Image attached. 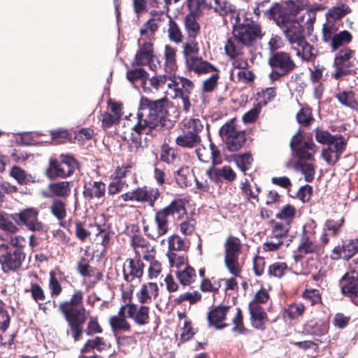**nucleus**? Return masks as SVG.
I'll return each mask as SVG.
<instances>
[{
  "label": "nucleus",
  "mask_w": 358,
  "mask_h": 358,
  "mask_svg": "<svg viewBox=\"0 0 358 358\" xmlns=\"http://www.w3.org/2000/svg\"><path fill=\"white\" fill-rule=\"evenodd\" d=\"M166 99L162 98L155 101L142 99L137 113V122L131 129L138 136L146 134L154 136L157 128L164 124L167 115Z\"/></svg>",
  "instance_id": "nucleus-1"
},
{
  "label": "nucleus",
  "mask_w": 358,
  "mask_h": 358,
  "mask_svg": "<svg viewBox=\"0 0 358 358\" xmlns=\"http://www.w3.org/2000/svg\"><path fill=\"white\" fill-rule=\"evenodd\" d=\"M281 29L289 44L293 46L305 38L304 29L299 22L296 20L297 9L292 1L285 5L276 3L266 11Z\"/></svg>",
  "instance_id": "nucleus-2"
},
{
  "label": "nucleus",
  "mask_w": 358,
  "mask_h": 358,
  "mask_svg": "<svg viewBox=\"0 0 358 358\" xmlns=\"http://www.w3.org/2000/svg\"><path fill=\"white\" fill-rule=\"evenodd\" d=\"M185 214L186 209L182 200H173L169 206L156 211L155 228L150 229L148 226H145L143 230L148 237L153 240H157L169 231L171 217L180 220Z\"/></svg>",
  "instance_id": "nucleus-3"
},
{
  "label": "nucleus",
  "mask_w": 358,
  "mask_h": 358,
  "mask_svg": "<svg viewBox=\"0 0 358 358\" xmlns=\"http://www.w3.org/2000/svg\"><path fill=\"white\" fill-rule=\"evenodd\" d=\"M315 139L321 144L327 145V148L322 152V157L329 165L335 164L345 148L344 137L341 135L334 136L327 131L317 129Z\"/></svg>",
  "instance_id": "nucleus-4"
},
{
  "label": "nucleus",
  "mask_w": 358,
  "mask_h": 358,
  "mask_svg": "<svg viewBox=\"0 0 358 358\" xmlns=\"http://www.w3.org/2000/svg\"><path fill=\"white\" fill-rule=\"evenodd\" d=\"M232 23L233 35L247 47L256 39L262 37L259 26L248 17V14L244 11L238 12Z\"/></svg>",
  "instance_id": "nucleus-5"
},
{
  "label": "nucleus",
  "mask_w": 358,
  "mask_h": 358,
  "mask_svg": "<svg viewBox=\"0 0 358 358\" xmlns=\"http://www.w3.org/2000/svg\"><path fill=\"white\" fill-rule=\"evenodd\" d=\"M268 64L272 69L268 75L272 82L289 74L296 67L290 54L284 51L273 52L268 59Z\"/></svg>",
  "instance_id": "nucleus-6"
},
{
  "label": "nucleus",
  "mask_w": 358,
  "mask_h": 358,
  "mask_svg": "<svg viewBox=\"0 0 358 358\" xmlns=\"http://www.w3.org/2000/svg\"><path fill=\"white\" fill-rule=\"evenodd\" d=\"M83 299V292L80 290H76L70 300L59 304V310L64 315L67 322L86 320Z\"/></svg>",
  "instance_id": "nucleus-7"
},
{
  "label": "nucleus",
  "mask_w": 358,
  "mask_h": 358,
  "mask_svg": "<svg viewBox=\"0 0 358 358\" xmlns=\"http://www.w3.org/2000/svg\"><path fill=\"white\" fill-rule=\"evenodd\" d=\"M319 251L320 246L316 241L315 231L310 227L303 225L299 234L296 250L293 255L294 260L298 262L305 255L317 254Z\"/></svg>",
  "instance_id": "nucleus-8"
},
{
  "label": "nucleus",
  "mask_w": 358,
  "mask_h": 358,
  "mask_svg": "<svg viewBox=\"0 0 358 358\" xmlns=\"http://www.w3.org/2000/svg\"><path fill=\"white\" fill-rule=\"evenodd\" d=\"M25 254L21 248H14L6 244L0 245V265L6 271H15L24 261Z\"/></svg>",
  "instance_id": "nucleus-9"
},
{
  "label": "nucleus",
  "mask_w": 358,
  "mask_h": 358,
  "mask_svg": "<svg viewBox=\"0 0 358 358\" xmlns=\"http://www.w3.org/2000/svg\"><path fill=\"white\" fill-rule=\"evenodd\" d=\"M289 145L292 151L300 160H314L317 147L312 139L305 138L302 136L300 129L292 136Z\"/></svg>",
  "instance_id": "nucleus-10"
},
{
  "label": "nucleus",
  "mask_w": 358,
  "mask_h": 358,
  "mask_svg": "<svg viewBox=\"0 0 358 358\" xmlns=\"http://www.w3.org/2000/svg\"><path fill=\"white\" fill-rule=\"evenodd\" d=\"M352 40V34L347 30L336 32L333 25L323 24L322 41L332 52H335L342 46L349 44Z\"/></svg>",
  "instance_id": "nucleus-11"
},
{
  "label": "nucleus",
  "mask_w": 358,
  "mask_h": 358,
  "mask_svg": "<svg viewBox=\"0 0 358 358\" xmlns=\"http://www.w3.org/2000/svg\"><path fill=\"white\" fill-rule=\"evenodd\" d=\"M241 248V243L238 238L233 236L227 238L224 243V264L230 273L236 277L241 273V267L238 260Z\"/></svg>",
  "instance_id": "nucleus-12"
},
{
  "label": "nucleus",
  "mask_w": 358,
  "mask_h": 358,
  "mask_svg": "<svg viewBox=\"0 0 358 358\" xmlns=\"http://www.w3.org/2000/svg\"><path fill=\"white\" fill-rule=\"evenodd\" d=\"M354 54L355 51L348 48L341 49L336 54L334 61L335 71L332 73L334 78L338 80L354 71V65L351 61Z\"/></svg>",
  "instance_id": "nucleus-13"
},
{
  "label": "nucleus",
  "mask_w": 358,
  "mask_h": 358,
  "mask_svg": "<svg viewBox=\"0 0 358 358\" xmlns=\"http://www.w3.org/2000/svg\"><path fill=\"white\" fill-rule=\"evenodd\" d=\"M12 219L19 226H24L31 231H43L45 225L38 220V210L29 208L18 213L11 215Z\"/></svg>",
  "instance_id": "nucleus-14"
},
{
  "label": "nucleus",
  "mask_w": 358,
  "mask_h": 358,
  "mask_svg": "<svg viewBox=\"0 0 358 358\" xmlns=\"http://www.w3.org/2000/svg\"><path fill=\"white\" fill-rule=\"evenodd\" d=\"M76 167V161L72 156L62 155L59 161L54 160L50 162L48 177L65 178L69 176L73 173Z\"/></svg>",
  "instance_id": "nucleus-15"
},
{
  "label": "nucleus",
  "mask_w": 358,
  "mask_h": 358,
  "mask_svg": "<svg viewBox=\"0 0 358 358\" xmlns=\"http://www.w3.org/2000/svg\"><path fill=\"white\" fill-rule=\"evenodd\" d=\"M342 294L349 298L356 306H358V271L350 270L340 280Z\"/></svg>",
  "instance_id": "nucleus-16"
},
{
  "label": "nucleus",
  "mask_w": 358,
  "mask_h": 358,
  "mask_svg": "<svg viewBox=\"0 0 358 358\" xmlns=\"http://www.w3.org/2000/svg\"><path fill=\"white\" fill-rule=\"evenodd\" d=\"M138 44L139 49L135 55L133 64L137 66L148 65L150 69L155 70L157 68V65L152 64L155 62L152 43L150 41H145L141 44V39H138Z\"/></svg>",
  "instance_id": "nucleus-17"
},
{
  "label": "nucleus",
  "mask_w": 358,
  "mask_h": 358,
  "mask_svg": "<svg viewBox=\"0 0 358 358\" xmlns=\"http://www.w3.org/2000/svg\"><path fill=\"white\" fill-rule=\"evenodd\" d=\"M167 87L173 92L171 96H178L191 94L194 88V84L187 78L174 74L169 76Z\"/></svg>",
  "instance_id": "nucleus-18"
},
{
  "label": "nucleus",
  "mask_w": 358,
  "mask_h": 358,
  "mask_svg": "<svg viewBox=\"0 0 358 358\" xmlns=\"http://www.w3.org/2000/svg\"><path fill=\"white\" fill-rule=\"evenodd\" d=\"M72 185L73 182L69 181L51 182L48 185L46 189L41 191V194L45 199L54 197L65 199L70 195Z\"/></svg>",
  "instance_id": "nucleus-19"
},
{
  "label": "nucleus",
  "mask_w": 358,
  "mask_h": 358,
  "mask_svg": "<svg viewBox=\"0 0 358 358\" xmlns=\"http://www.w3.org/2000/svg\"><path fill=\"white\" fill-rule=\"evenodd\" d=\"M127 317L132 319L138 325H145L149 322L150 308L146 306H138L135 303L124 305Z\"/></svg>",
  "instance_id": "nucleus-20"
},
{
  "label": "nucleus",
  "mask_w": 358,
  "mask_h": 358,
  "mask_svg": "<svg viewBox=\"0 0 358 358\" xmlns=\"http://www.w3.org/2000/svg\"><path fill=\"white\" fill-rule=\"evenodd\" d=\"M209 178L215 183L220 182L222 180L227 182H232L236 178V173L229 166L222 168H216L211 166L206 171Z\"/></svg>",
  "instance_id": "nucleus-21"
},
{
  "label": "nucleus",
  "mask_w": 358,
  "mask_h": 358,
  "mask_svg": "<svg viewBox=\"0 0 358 358\" xmlns=\"http://www.w3.org/2000/svg\"><path fill=\"white\" fill-rule=\"evenodd\" d=\"M134 194L136 202L147 203L150 207L155 206L159 196V191L157 189L146 186L136 188L134 190Z\"/></svg>",
  "instance_id": "nucleus-22"
},
{
  "label": "nucleus",
  "mask_w": 358,
  "mask_h": 358,
  "mask_svg": "<svg viewBox=\"0 0 358 358\" xmlns=\"http://www.w3.org/2000/svg\"><path fill=\"white\" fill-rule=\"evenodd\" d=\"M127 310L122 305L117 313L109 319V324L113 332L116 334L120 332H128L131 330V325L127 320Z\"/></svg>",
  "instance_id": "nucleus-23"
},
{
  "label": "nucleus",
  "mask_w": 358,
  "mask_h": 358,
  "mask_svg": "<svg viewBox=\"0 0 358 358\" xmlns=\"http://www.w3.org/2000/svg\"><path fill=\"white\" fill-rule=\"evenodd\" d=\"M127 267H124L123 273L124 280L127 282H132L136 278H140L143 274L144 264L141 259H129L126 261Z\"/></svg>",
  "instance_id": "nucleus-24"
},
{
  "label": "nucleus",
  "mask_w": 358,
  "mask_h": 358,
  "mask_svg": "<svg viewBox=\"0 0 358 358\" xmlns=\"http://www.w3.org/2000/svg\"><path fill=\"white\" fill-rule=\"evenodd\" d=\"M187 69L197 74L208 73L216 71V68L201 57H189L185 60Z\"/></svg>",
  "instance_id": "nucleus-25"
},
{
  "label": "nucleus",
  "mask_w": 358,
  "mask_h": 358,
  "mask_svg": "<svg viewBox=\"0 0 358 358\" xmlns=\"http://www.w3.org/2000/svg\"><path fill=\"white\" fill-rule=\"evenodd\" d=\"M169 82V76H157L142 81V88L146 94H155L164 90V87Z\"/></svg>",
  "instance_id": "nucleus-26"
},
{
  "label": "nucleus",
  "mask_w": 358,
  "mask_h": 358,
  "mask_svg": "<svg viewBox=\"0 0 358 358\" xmlns=\"http://www.w3.org/2000/svg\"><path fill=\"white\" fill-rule=\"evenodd\" d=\"M106 194V185L101 181H94L85 184L83 187V194L87 200L103 199Z\"/></svg>",
  "instance_id": "nucleus-27"
},
{
  "label": "nucleus",
  "mask_w": 358,
  "mask_h": 358,
  "mask_svg": "<svg viewBox=\"0 0 358 358\" xmlns=\"http://www.w3.org/2000/svg\"><path fill=\"white\" fill-rule=\"evenodd\" d=\"M296 52V55L303 61H313L317 55V50L308 43L305 38L296 45L292 48Z\"/></svg>",
  "instance_id": "nucleus-28"
},
{
  "label": "nucleus",
  "mask_w": 358,
  "mask_h": 358,
  "mask_svg": "<svg viewBox=\"0 0 358 358\" xmlns=\"http://www.w3.org/2000/svg\"><path fill=\"white\" fill-rule=\"evenodd\" d=\"M66 280L65 274L59 269L50 272L48 288L52 297L58 296L62 292V283Z\"/></svg>",
  "instance_id": "nucleus-29"
},
{
  "label": "nucleus",
  "mask_w": 358,
  "mask_h": 358,
  "mask_svg": "<svg viewBox=\"0 0 358 358\" xmlns=\"http://www.w3.org/2000/svg\"><path fill=\"white\" fill-rule=\"evenodd\" d=\"M249 311L252 326L258 329H264L265 321L266 320V313L264 309L257 303L250 302L249 304Z\"/></svg>",
  "instance_id": "nucleus-30"
},
{
  "label": "nucleus",
  "mask_w": 358,
  "mask_h": 358,
  "mask_svg": "<svg viewBox=\"0 0 358 358\" xmlns=\"http://www.w3.org/2000/svg\"><path fill=\"white\" fill-rule=\"evenodd\" d=\"M229 308V306H219L210 311L208 315L209 324L217 329H222L227 327V324L225 323L221 324L219 323L225 320Z\"/></svg>",
  "instance_id": "nucleus-31"
},
{
  "label": "nucleus",
  "mask_w": 358,
  "mask_h": 358,
  "mask_svg": "<svg viewBox=\"0 0 358 358\" xmlns=\"http://www.w3.org/2000/svg\"><path fill=\"white\" fill-rule=\"evenodd\" d=\"M210 9H213L221 16L231 15V20H235L236 15L238 14L234 6L226 0H211Z\"/></svg>",
  "instance_id": "nucleus-32"
},
{
  "label": "nucleus",
  "mask_w": 358,
  "mask_h": 358,
  "mask_svg": "<svg viewBox=\"0 0 358 358\" xmlns=\"http://www.w3.org/2000/svg\"><path fill=\"white\" fill-rule=\"evenodd\" d=\"M201 142L200 135L192 134L189 131H183L179 135L176 139V144L185 148H194L199 145Z\"/></svg>",
  "instance_id": "nucleus-33"
},
{
  "label": "nucleus",
  "mask_w": 358,
  "mask_h": 358,
  "mask_svg": "<svg viewBox=\"0 0 358 358\" xmlns=\"http://www.w3.org/2000/svg\"><path fill=\"white\" fill-rule=\"evenodd\" d=\"M247 47L243 42L233 35L229 38L225 45L224 50L227 56L235 59L243 54V49Z\"/></svg>",
  "instance_id": "nucleus-34"
},
{
  "label": "nucleus",
  "mask_w": 358,
  "mask_h": 358,
  "mask_svg": "<svg viewBox=\"0 0 358 358\" xmlns=\"http://www.w3.org/2000/svg\"><path fill=\"white\" fill-rule=\"evenodd\" d=\"M304 329L310 335L323 337L328 331L329 325L322 320H312L306 324Z\"/></svg>",
  "instance_id": "nucleus-35"
},
{
  "label": "nucleus",
  "mask_w": 358,
  "mask_h": 358,
  "mask_svg": "<svg viewBox=\"0 0 358 358\" xmlns=\"http://www.w3.org/2000/svg\"><path fill=\"white\" fill-rule=\"evenodd\" d=\"M157 294V285L154 282H149L141 287L140 291L137 293V297L141 303H147L150 302L152 298H156Z\"/></svg>",
  "instance_id": "nucleus-36"
},
{
  "label": "nucleus",
  "mask_w": 358,
  "mask_h": 358,
  "mask_svg": "<svg viewBox=\"0 0 358 358\" xmlns=\"http://www.w3.org/2000/svg\"><path fill=\"white\" fill-rule=\"evenodd\" d=\"M175 273L178 280L183 285L191 284L196 277L194 269L189 266H185L182 269L176 270Z\"/></svg>",
  "instance_id": "nucleus-37"
},
{
  "label": "nucleus",
  "mask_w": 358,
  "mask_h": 358,
  "mask_svg": "<svg viewBox=\"0 0 358 358\" xmlns=\"http://www.w3.org/2000/svg\"><path fill=\"white\" fill-rule=\"evenodd\" d=\"M169 252H185L189 248V243L178 235H172L168 238Z\"/></svg>",
  "instance_id": "nucleus-38"
},
{
  "label": "nucleus",
  "mask_w": 358,
  "mask_h": 358,
  "mask_svg": "<svg viewBox=\"0 0 358 358\" xmlns=\"http://www.w3.org/2000/svg\"><path fill=\"white\" fill-rule=\"evenodd\" d=\"M228 150L231 152L238 151L245 142V136L243 131H239L232 136H229L226 141Z\"/></svg>",
  "instance_id": "nucleus-39"
},
{
  "label": "nucleus",
  "mask_w": 358,
  "mask_h": 358,
  "mask_svg": "<svg viewBox=\"0 0 358 358\" xmlns=\"http://www.w3.org/2000/svg\"><path fill=\"white\" fill-rule=\"evenodd\" d=\"M295 169L301 171L305 178L306 182H311L315 177V166L312 162H297L294 165Z\"/></svg>",
  "instance_id": "nucleus-40"
},
{
  "label": "nucleus",
  "mask_w": 358,
  "mask_h": 358,
  "mask_svg": "<svg viewBox=\"0 0 358 358\" xmlns=\"http://www.w3.org/2000/svg\"><path fill=\"white\" fill-rule=\"evenodd\" d=\"M211 0H187L189 14L199 15L203 9H210Z\"/></svg>",
  "instance_id": "nucleus-41"
},
{
  "label": "nucleus",
  "mask_w": 358,
  "mask_h": 358,
  "mask_svg": "<svg viewBox=\"0 0 358 358\" xmlns=\"http://www.w3.org/2000/svg\"><path fill=\"white\" fill-rule=\"evenodd\" d=\"M196 16L187 14L185 18V26L188 37L196 38L200 31V25L196 20Z\"/></svg>",
  "instance_id": "nucleus-42"
},
{
  "label": "nucleus",
  "mask_w": 358,
  "mask_h": 358,
  "mask_svg": "<svg viewBox=\"0 0 358 358\" xmlns=\"http://www.w3.org/2000/svg\"><path fill=\"white\" fill-rule=\"evenodd\" d=\"M192 176L189 167L182 166L175 173L176 182L180 187H187L190 184Z\"/></svg>",
  "instance_id": "nucleus-43"
},
{
  "label": "nucleus",
  "mask_w": 358,
  "mask_h": 358,
  "mask_svg": "<svg viewBox=\"0 0 358 358\" xmlns=\"http://www.w3.org/2000/svg\"><path fill=\"white\" fill-rule=\"evenodd\" d=\"M336 98L343 106L352 109H356L358 103L355 101V94L352 91H343L336 94Z\"/></svg>",
  "instance_id": "nucleus-44"
},
{
  "label": "nucleus",
  "mask_w": 358,
  "mask_h": 358,
  "mask_svg": "<svg viewBox=\"0 0 358 358\" xmlns=\"http://www.w3.org/2000/svg\"><path fill=\"white\" fill-rule=\"evenodd\" d=\"M10 175L20 185L34 182V179L31 175L27 174L24 170L17 166L11 169Z\"/></svg>",
  "instance_id": "nucleus-45"
},
{
  "label": "nucleus",
  "mask_w": 358,
  "mask_h": 358,
  "mask_svg": "<svg viewBox=\"0 0 358 358\" xmlns=\"http://www.w3.org/2000/svg\"><path fill=\"white\" fill-rule=\"evenodd\" d=\"M169 264L171 268H176V270L182 269L185 266H187V257L184 253L182 255L178 254L177 252H169L167 253Z\"/></svg>",
  "instance_id": "nucleus-46"
},
{
  "label": "nucleus",
  "mask_w": 358,
  "mask_h": 358,
  "mask_svg": "<svg viewBox=\"0 0 358 358\" xmlns=\"http://www.w3.org/2000/svg\"><path fill=\"white\" fill-rule=\"evenodd\" d=\"M50 209L51 213L59 220H64L66 216V203L61 199H55Z\"/></svg>",
  "instance_id": "nucleus-47"
},
{
  "label": "nucleus",
  "mask_w": 358,
  "mask_h": 358,
  "mask_svg": "<svg viewBox=\"0 0 358 358\" xmlns=\"http://www.w3.org/2000/svg\"><path fill=\"white\" fill-rule=\"evenodd\" d=\"M182 47L185 60L189 57L196 56L199 51V44L196 41V38L188 37Z\"/></svg>",
  "instance_id": "nucleus-48"
},
{
  "label": "nucleus",
  "mask_w": 358,
  "mask_h": 358,
  "mask_svg": "<svg viewBox=\"0 0 358 358\" xmlns=\"http://www.w3.org/2000/svg\"><path fill=\"white\" fill-rule=\"evenodd\" d=\"M158 27L159 24L157 22V18L155 17H152L144 23L140 29L141 37L146 36L149 38V41H150L151 36L155 34Z\"/></svg>",
  "instance_id": "nucleus-49"
},
{
  "label": "nucleus",
  "mask_w": 358,
  "mask_h": 358,
  "mask_svg": "<svg viewBox=\"0 0 358 358\" xmlns=\"http://www.w3.org/2000/svg\"><path fill=\"white\" fill-rule=\"evenodd\" d=\"M168 35L169 39L176 43H181L183 36L177 23L171 18L169 17Z\"/></svg>",
  "instance_id": "nucleus-50"
},
{
  "label": "nucleus",
  "mask_w": 358,
  "mask_h": 358,
  "mask_svg": "<svg viewBox=\"0 0 358 358\" xmlns=\"http://www.w3.org/2000/svg\"><path fill=\"white\" fill-rule=\"evenodd\" d=\"M165 71L171 72L176 68V51L173 48L166 45L164 52Z\"/></svg>",
  "instance_id": "nucleus-51"
},
{
  "label": "nucleus",
  "mask_w": 358,
  "mask_h": 358,
  "mask_svg": "<svg viewBox=\"0 0 358 358\" xmlns=\"http://www.w3.org/2000/svg\"><path fill=\"white\" fill-rule=\"evenodd\" d=\"M11 215L0 213V229L15 234L17 231V227L13 222Z\"/></svg>",
  "instance_id": "nucleus-52"
},
{
  "label": "nucleus",
  "mask_w": 358,
  "mask_h": 358,
  "mask_svg": "<svg viewBox=\"0 0 358 358\" xmlns=\"http://www.w3.org/2000/svg\"><path fill=\"white\" fill-rule=\"evenodd\" d=\"M238 130L235 124V120H231L229 122H226L219 130V134L221 138L226 141L229 136H232L238 132Z\"/></svg>",
  "instance_id": "nucleus-53"
},
{
  "label": "nucleus",
  "mask_w": 358,
  "mask_h": 358,
  "mask_svg": "<svg viewBox=\"0 0 358 358\" xmlns=\"http://www.w3.org/2000/svg\"><path fill=\"white\" fill-rule=\"evenodd\" d=\"M105 346L106 343L103 339L101 337L96 336L94 339L88 340L81 349V352L83 353L88 352L94 349L101 351L105 348Z\"/></svg>",
  "instance_id": "nucleus-54"
},
{
  "label": "nucleus",
  "mask_w": 358,
  "mask_h": 358,
  "mask_svg": "<svg viewBox=\"0 0 358 358\" xmlns=\"http://www.w3.org/2000/svg\"><path fill=\"white\" fill-rule=\"evenodd\" d=\"M287 270L288 267L285 263L275 262L269 266L268 273L270 276L280 278L285 274Z\"/></svg>",
  "instance_id": "nucleus-55"
},
{
  "label": "nucleus",
  "mask_w": 358,
  "mask_h": 358,
  "mask_svg": "<svg viewBox=\"0 0 358 358\" xmlns=\"http://www.w3.org/2000/svg\"><path fill=\"white\" fill-rule=\"evenodd\" d=\"M289 229V224L275 222L273 223L271 235L273 238L281 239L285 237Z\"/></svg>",
  "instance_id": "nucleus-56"
},
{
  "label": "nucleus",
  "mask_w": 358,
  "mask_h": 358,
  "mask_svg": "<svg viewBox=\"0 0 358 358\" xmlns=\"http://www.w3.org/2000/svg\"><path fill=\"white\" fill-rule=\"evenodd\" d=\"M205 123V120L191 118L185 124V127L189 129L188 131L199 135L203 130Z\"/></svg>",
  "instance_id": "nucleus-57"
},
{
  "label": "nucleus",
  "mask_w": 358,
  "mask_h": 358,
  "mask_svg": "<svg viewBox=\"0 0 358 358\" xmlns=\"http://www.w3.org/2000/svg\"><path fill=\"white\" fill-rule=\"evenodd\" d=\"M201 298V294L198 292H185L180 294L178 297L175 298L173 301L175 304H180L184 301H189L190 303H194L199 301Z\"/></svg>",
  "instance_id": "nucleus-58"
},
{
  "label": "nucleus",
  "mask_w": 358,
  "mask_h": 358,
  "mask_svg": "<svg viewBox=\"0 0 358 358\" xmlns=\"http://www.w3.org/2000/svg\"><path fill=\"white\" fill-rule=\"evenodd\" d=\"M160 158L162 161L167 164H173L176 162L178 157L174 148L164 146L162 148Z\"/></svg>",
  "instance_id": "nucleus-59"
},
{
  "label": "nucleus",
  "mask_w": 358,
  "mask_h": 358,
  "mask_svg": "<svg viewBox=\"0 0 358 358\" xmlns=\"http://www.w3.org/2000/svg\"><path fill=\"white\" fill-rule=\"evenodd\" d=\"M148 73L142 68H138L127 72V78L131 83L134 84L136 81L146 80Z\"/></svg>",
  "instance_id": "nucleus-60"
},
{
  "label": "nucleus",
  "mask_w": 358,
  "mask_h": 358,
  "mask_svg": "<svg viewBox=\"0 0 358 358\" xmlns=\"http://www.w3.org/2000/svg\"><path fill=\"white\" fill-rule=\"evenodd\" d=\"M344 257L345 259H349L358 252V239H352L348 241L343 244Z\"/></svg>",
  "instance_id": "nucleus-61"
},
{
  "label": "nucleus",
  "mask_w": 358,
  "mask_h": 358,
  "mask_svg": "<svg viewBox=\"0 0 358 358\" xmlns=\"http://www.w3.org/2000/svg\"><path fill=\"white\" fill-rule=\"evenodd\" d=\"M26 292H29L31 293V298L36 303L42 301L45 299V294L43 289L37 283L31 282L30 288L29 289H26Z\"/></svg>",
  "instance_id": "nucleus-62"
},
{
  "label": "nucleus",
  "mask_w": 358,
  "mask_h": 358,
  "mask_svg": "<svg viewBox=\"0 0 358 358\" xmlns=\"http://www.w3.org/2000/svg\"><path fill=\"white\" fill-rule=\"evenodd\" d=\"M219 78L220 75L217 69H216V71H215L209 78L203 80L202 87L203 92L207 93L213 92L217 85Z\"/></svg>",
  "instance_id": "nucleus-63"
},
{
  "label": "nucleus",
  "mask_w": 358,
  "mask_h": 358,
  "mask_svg": "<svg viewBox=\"0 0 358 358\" xmlns=\"http://www.w3.org/2000/svg\"><path fill=\"white\" fill-rule=\"evenodd\" d=\"M296 210L292 206L287 204L282 208L276 217L280 220H284L289 224V222L294 217Z\"/></svg>",
  "instance_id": "nucleus-64"
}]
</instances>
